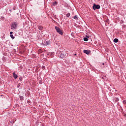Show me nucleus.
Returning a JSON list of instances; mask_svg holds the SVG:
<instances>
[{"mask_svg":"<svg viewBox=\"0 0 126 126\" xmlns=\"http://www.w3.org/2000/svg\"><path fill=\"white\" fill-rule=\"evenodd\" d=\"M55 29L57 31V32L58 33H59V34H60V35H63V31H62V30H61V29H60V28H59V27H55Z\"/></svg>","mask_w":126,"mask_h":126,"instance_id":"nucleus-1","label":"nucleus"},{"mask_svg":"<svg viewBox=\"0 0 126 126\" xmlns=\"http://www.w3.org/2000/svg\"><path fill=\"white\" fill-rule=\"evenodd\" d=\"M93 8L94 9V10H95V9H100V5H96L94 4Z\"/></svg>","mask_w":126,"mask_h":126,"instance_id":"nucleus-2","label":"nucleus"},{"mask_svg":"<svg viewBox=\"0 0 126 126\" xmlns=\"http://www.w3.org/2000/svg\"><path fill=\"white\" fill-rule=\"evenodd\" d=\"M16 28H17V24L13 23L11 25V29H16Z\"/></svg>","mask_w":126,"mask_h":126,"instance_id":"nucleus-3","label":"nucleus"},{"mask_svg":"<svg viewBox=\"0 0 126 126\" xmlns=\"http://www.w3.org/2000/svg\"><path fill=\"white\" fill-rule=\"evenodd\" d=\"M43 45H44V46H48V45H50V42H49V41L48 40H44L43 42H42Z\"/></svg>","mask_w":126,"mask_h":126,"instance_id":"nucleus-4","label":"nucleus"},{"mask_svg":"<svg viewBox=\"0 0 126 126\" xmlns=\"http://www.w3.org/2000/svg\"><path fill=\"white\" fill-rule=\"evenodd\" d=\"M91 52V51H90V50H84V53L85 54H86L87 55H89V54H90Z\"/></svg>","mask_w":126,"mask_h":126,"instance_id":"nucleus-5","label":"nucleus"},{"mask_svg":"<svg viewBox=\"0 0 126 126\" xmlns=\"http://www.w3.org/2000/svg\"><path fill=\"white\" fill-rule=\"evenodd\" d=\"M13 76L15 79H16L18 77V76L15 73H13Z\"/></svg>","mask_w":126,"mask_h":126,"instance_id":"nucleus-6","label":"nucleus"},{"mask_svg":"<svg viewBox=\"0 0 126 126\" xmlns=\"http://www.w3.org/2000/svg\"><path fill=\"white\" fill-rule=\"evenodd\" d=\"M88 38H89V36L87 35L86 37L84 38V41L87 42V41H88Z\"/></svg>","mask_w":126,"mask_h":126,"instance_id":"nucleus-7","label":"nucleus"},{"mask_svg":"<svg viewBox=\"0 0 126 126\" xmlns=\"http://www.w3.org/2000/svg\"><path fill=\"white\" fill-rule=\"evenodd\" d=\"M114 43H118L119 42V39L118 38H115L114 39Z\"/></svg>","mask_w":126,"mask_h":126,"instance_id":"nucleus-8","label":"nucleus"},{"mask_svg":"<svg viewBox=\"0 0 126 126\" xmlns=\"http://www.w3.org/2000/svg\"><path fill=\"white\" fill-rule=\"evenodd\" d=\"M53 5H54V6H55V5H58V2L57 1H55L53 3Z\"/></svg>","mask_w":126,"mask_h":126,"instance_id":"nucleus-9","label":"nucleus"},{"mask_svg":"<svg viewBox=\"0 0 126 126\" xmlns=\"http://www.w3.org/2000/svg\"><path fill=\"white\" fill-rule=\"evenodd\" d=\"M73 18H74V19H75V20L78 19V17H77V15L74 16V17H73Z\"/></svg>","mask_w":126,"mask_h":126,"instance_id":"nucleus-10","label":"nucleus"},{"mask_svg":"<svg viewBox=\"0 0 126 126\" xmlns=\"http://www.w3.org/2000/svg\"><path fill=\"white\" fill-rule=\"evenodd\" d=\"M38 29L39 30H43V27H41V26L38 27Z\"/></svg>","mask_w":126,"mask_h":126,"instance_id":"nucleus-11","label":"nucleus"},{"mask_svg":"<svg viewBox=\"0 0 126 126\" xmlns=\"http://www.w3.org/2000/svg\"><path fill=\"white\" fill-rule=\"evenodd\" d=\"M66 15L67 17H69V16H70V13H68Z\"/></svg>","mask_w":126,"mask_h":126,"instance_id":"nucleus-12","label":"nucleus"},{"mask_svg":"<svg viewBox=\"0 0 126 126\" xmlns=\"http://www.w3.org/2000/svg\"><path fill=\"white\" fill-rule=\"evenodd\" d=\"M10 36L11 37V38H12V39H14V37L13 36V35L10 34Z\"/></svg>","mask_w":126,"mask_h":126,"instance_id":"nucleus-13","label":"nucleus"},{"mask_svg":"<svg viewBox=\"0 0 126 126\" xmlns=\"http://www.w3.org/2000/svg\"><path fill=\"white\" fill-rule=\"evenodd\" d=\"M10 35H12V34H13V32H10Z\"/></svg>","mask_w":126,"mask_h":126,"instance_id":"nucleus-14","label":"nucleus"},{"mask_svg":"<svg viewBox=\"0 0 126 126\" xmlns=\"http://www.w3.org/2000/svg\"><path fill=\"white\" fill-rule=\"evenodd\" d=\"M123 103H124V104H126V100H124Z\"/></svg>","mask_w":126,"mask_h":126,"instance_id":"nucleus-15","label":"nucleus"},{"mask_svg":"<svg viewBox=\"0 0 126 126\" xmlns=\"http://www.w3.org/2000/svg\"><path fill=\"white\" fill-rule=\"evenodd\" d=\"M74 56H76V54H74Z\"/></svg>","mask_w":126,"mask_h":126,"instance_id":"nucleus-16","label":"nucleus"},{"mask_svg":"<svg viewBox=\"0 0 126 126\" xmlns=\"http://www.w3.org/2000/svg\"><path fill=\"white\" fill-rule=\"evenodd\" d=\"M10 11H11V10H10Z\"/></svg>","mask_w":126,"mask_h":126,"instance_id":"nucleus-17","label":"nucleus"},{"mask_svg":"<svg viewBox=\"0 0 126 126\" xmlns=\"http://www.w3.org/2000/svg\"><path fill=\"white\" fill-rule=\"evenodd\" d=\"M103 65L104 64V63H103Z\"/></svg>","mask_w":126,"mask_h":126,"instance_id":"nucleus-18","label":"nucleus"},{"mask_svg":"<svg viewBox=\"0 0 126 126\" xmlns=\"http://www.w3.org/2000/svg\"><path fill=\"white\" fill-rule=\"evenodd\" d=\"M43 68H44V67H42Z\"/></svg>","mask_w":126,"mask_h":126,"instance_id":"nucleus-19","label":"nucleus"},{"mask_svg":"<svg viewBox=\"0 0 126 126\" xmlns=\"http://www.w3.org/2000/svg\"><path fill=\"white\" fill-rule=\"evenodd\" d=\"M43 68H44V67H42Z\"/></svg>","mask_w":126,"mask_h":126,"instance_id":"nucleus-20","label":"nucleus"},{"mask_svg":"<svg viewBox=\"0 0 126 126\" xmlns=\"http://www.w3.org/2000/svg\"><path fill=\"white\" fill-rule=\"evenodd\" d=\"M43 68H44V67H42Z\"/></svg>","mask_w":126,"mask_h":126,"instance_id":"nucleus-21","label":"nucleus"}]
</instances>
